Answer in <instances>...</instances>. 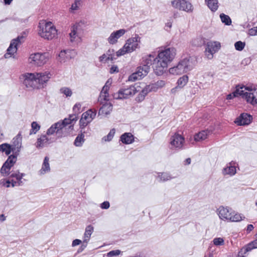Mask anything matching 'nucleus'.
Segmentation results:
<instances>
[{"label": "nucleus", "instance_id": "2f4dec72", "mask_svg": "<svg viewBox=\"0 0 257 257\" xmlns=\"http://www.w3.org/2000/svg\"><path fill=\"white\" fill-rule=\"evenodd\" d=\"M254 248H257V239L253 240L244 247H242L240 253L242 254L243 252L244 253L245 252H248Z\"/></svg>", "mask_w": 257, "mask_h": 257}, {"label": "nucleus", "instance_id": "13d9d810", "mask_svg": "<svg viewBox=\"0 0 257 257\" xmlns=\"http://www.w3.org/2000/svg\"><path fill=\"white\" fill-rule=\"evenodd\" d=\"M68 56H69V60L73 58L76 55V52L74 50H67Z\"/></svg>", "mask_w": 257, "mask_h": 257}, {"label": "nucleus", "instance_id": "39448f33", "mask_svg": "<svg viewBox=\"0 0 257 257\" xmlns=\"http://www.w3.org/2000/svg\"><path fill=\"white\" fill-rule=\"evenodd\" d=\"M48 60V53L36 52L29 55L27 62L31 67H40L46 64Z\"/></svg>", "mask_w": 257, "mask_h": 257}, {"label": "nucleus", "instance_id": "e433bc0d", "mask_svg": "<svg viewBox=\"0 0 257 257\" xmlns=\"http://www.w3.org/2000/svg\"><path fill=\"white\" fill-rule=\"evenodd\" d=\"M188 81V77L185 75L181 77L177 81V86L176 89L178 88H182L187 83Z\"/></svg>", "mask_w": 257, "mask_h": 257}, {"label": "nucleus", "instance_id": "2eb2a0df", "mask_svg": "<svg viewBox=\"0 0 257 257\" xmlns=\"http://www.w3.org/2000/svg\"><path fill=\"white\" fill-rule=\"evenodd\" d=\"M141 42V37L137 34L135 35V37L129 38L126 41L125 45L126 46L128 50L130 53L135 51L136 49L139 48V44Z\"/></svg>", "mask_w": 257, "mask_h": 257}, {"label": "nucleus", "instance_id": "e2e57ef3", "mask_svg": "<svg viewBox=\"0 0 257 257\" xmlns=\"http://www.w3.org/2000/svg\"><path fill=\"white\" fill-rule=\"evenodd\" d=\"M248 34L250 36H256L257 35V28L254 27L249 30Z\"/></svg>", "mask_w": 257, "mask_h": 257}, {"label": "nucleus", "instance_id": "de8ad7c7", "mask_svg": "<svg viewBox=\"0 0 257 257\" xmlns=\"http://www.w3.org/2000/svg\"><path fill=\"white\" fill-rule=\"evenodd\" d=\"M32 129L30 131V135L35 134L40 128V126L35 121H34L31 124Z\"/></svg>", "mask_w": 257, "mask_h": 257}, {"label": "nucleus", "instance_id": "a211bd4d", "mask_svg": "<svg viewBox=\"0 0 257 257\" xmlns=\"http://www.w3.org/2000/svg\"><path fill=\"white\" fill-rule=\"evenodd\" d=\"M124 29H120L113 32L108 38L107 41L110 44H115L117 42L118 39L122 36L126 32Z\"/></svg>", "mask_w": 257, "mask_h": 257}, {"label": "nucleus", "instance_id": "49530a36", "mask_svg": "<svg viewBox=\"0 0 257 257\" xmlns=\"http://www.w3.org/2000/svg\"><path fill=\"white\" fill-rule=\"evenodd\" d=\"M155 91H157L159 88L163 87L165 85V82L163 80H159L154 83H152Z\"/></svg>", "mask_w": 257, "mask_h": 257}, {"label": "nucleus", "instance_id": "dca6fc26", "mask_svg": "<svg viewBox=\"0 0 257 257\" xmlns=\"http://www.w3.org/2000/svg\"><path fill=\"white\" fill-rule=\"evenodd\" d=\"M48 22L46 20H41L39 22L38 26V34L39 35L45 39H48Z\"/></svg>", "mask_w": 257, "mask_h": 257}, {"label": "nucleus", "instance_id": "bb28decb", "mask_svg": "<svg viewBox=\"0 0 257 257\" xmlns=\"http://www.w3.org/2000/svg\"><path fill=\"white\" fill-rule=\"evenodd\" d=\"M120 141L125 144H130L134 141V136L130 133H125L120 137Z\"/></svg>", "mask_w": 257, "mask_h": 257}, {"label": "nucleus", "instance_id": "c85d7f7f", "mask_svg": "<svg viewBox=\"0 0 257 257\" xmlns=\"http://www.w3.org/2000/svg\"><path fill=\"white\" fill-rule=\"evenodd\" d=\"M80 134H79L76 138L74 144L76 147H81L84 142V134L86 132L83 129H80Z\"/></svg>", "mask_w": 257, "mask_h": 257}, {"label": "nucleus", "instance_id": "ddd939ff", "mask_svg": "<svg viewBox=\"0 0 257 257\" xmlns=\"http://www.w3.org/2000/svg\"><path fill=\"white\" fill-rule=\"evenodd\" d=\"M184 141V138L181 135L175 134L170 139L171 149L177 150L183 149Z\"/></svg>", "mask_w": 257, "mask_h": 257}, {"label": "nucleus", "instance_id": "a18cd8bd", "mask_svg": "<svg viewBox=\"0 0 257 257\" xmlns=\"http://www.w3.org/2000/svg\"><path fill=\"white\" fill-rule=\"evenodd\" d=\"M105 54L107 55V57L106 58V59L107 60H110V61H112L116 59L113 49L108 50Z\"/></svg>", "mask_w": 257, "mask_h": 257}, {"label": "nucleus", "instance_id": "1a4fd4ad", "mask_svg": "<svg viewBox=\"0 0 257 257\" xmlns=\"http://www.w3.org/2000/svg\"><path fill=\"white\" fill-rule=\"evenodd\" d=\"M172 5L175 9L188 13L193 11L192 5L186 0H174L172 2Z\"/></svg>", "mask_w": 257, "mask_h": 257}, {"label": "nucleus", "instance_id": "aec40b11", "mask_svg": "<svg viewBox=\"0 0 257 257\" xmlns=\"http://www.w3.org/2000/svg\"><path fill=\"white\" fill-rule=\"evenodd\" d=\"M232 211L229 208L220 206L217 209L218 215L221 220H228Z\"/></svg>", "mask_w": 257, "mask_h": 257}, {"label": "nucleus", "instance_id": "58836bf2", "mask_svg": "<svg viewBox=\"0 0 257 257\" xmlns=\"http://www.w3.org/2000/svg\"><path fill=\"white\" fill-rule=\"evenodd\" d=\"M24 174L23 173H20L19 171H16L15 172L13 173L10 176V178L11 179L13 178H15L16 180L15 181L17 183V186L20 185V184L22 183L21 179L24 176Z\"/></svg>", "mask_w": 257, "mask_h": 257}, {"label": "nucleus", "instance_id": "c756f323", "mask_svg": "<svg viewBox=\"0 0 257 257\" xmlns=\"http://www.w3.org/2000/svg\"><path fill=\"white\" fill-rule=\"evenodd\" d=\"M89 114L86 112L82 113L81 118L79 120V125L80 129H84L87 125L91 121L89 120L88 117Z\"/></svg>", "mask_w": 257, "mask_h": 257}, {"label": "nucleus", "instance_id": "6e6552de", "mask_svg": "<svg viewBox=\"0 0 257 257\" xmlns=\"http://www.w3.org/2000/svg\"><path fill=\"white\" fill-rule=\"evenodd\" d=\"M140 86L136 84L135 85H131L126 88H120L118 92L114 93L113 97L115 99H127L129 96L135 95L140 90L138 88Z\"/></svg>", "mask_w": 257, "mask_h": 257}, {"label": "nucleus", "instance_id": "4be33fe9", "mask_svg": "<svg viewBox=\"0 0 257 257\" xmlns=\"http://www.w3.org/2000/svg\"><path fill=\"white\" fill-rule=\"evenodd\" d=\"M234 162L233 161L230 162L226 167L223 169L222 173L224 176L228 175L232 176L236 173L235 167L234 166Z\"/></svg>", "mask_w": 257, "mask_h": 257}, {"label": "nucleus", "instance_id": "6e6d98bb", "mask_svg": "<svg viewBox=\"0 0 257 257\" xmlns=\"http://www.w3.org/2000/svg\"><path fill=\"white\" fill-rule=\"evenodd\" d=\"M80 6V5L77 4V3L74 2L71 5V7L70 9V12L71 13H74L75 11L78 10L79 9Z\"/></svg>", "mask_w": 257, "mask_h": 257}, {"label": "nucleus", "instance_id": "a19ab883", "mask_svg": "<svg viewBox=\"0 0 257 257\" xmlns=\"http://www.w3.org/2000/svg\"><path fill=\"white\" fill-rule=\"evenodd\" d=\"M52 23L49 22V39L56 38L57 36V30L54 26H51Z\"/></svg>", "mask_w": 257, "mask_h": 257}, {"label": "nucleus", "instance_id": "393cba45", "mask_svg": "<svg viewBox=\"0 0 257 257\" xmlns=\"http://www.w3.org/2000/svg\"><path fill=\"white\" fill-rule=\"evenodd\" d=\"M77 119V114H72L69 115L68 118H65L62 121H60V123L62 124V126L63 128H67V125L71 124L74 122H75Z\"/></svg>", "mask_w": 257, "mask_h": 257}, {"label": "nucleus", "instance_id": "603ef678", "mask_svg": "<svg viewBox=\"0 0 257 257\" xmlns=\"http://www.w3.org/2000/svg\"><path fill=\"white\" fill-rule=\"evenodd\" d=\"M146 95H147L146 94V93L144 92L142 90H141V92L138 94V95L136 98V101H137L138 102H141L143 101L144 100L145 96Z\"/></svg>", "mask_w": 257, "mask_h": 257}, {"label": "nucleus", "instance_id": "0eeeda50", "mask_svg": "<svg viewBox=\"0 0 257 257\" xmlns=\"http://www.w3.org/2000/svg\"><path fill=\"white\" fill-rule=\"evenodd\" d=\"M62 125L60 121L52 124L49 127V135H55L58 138L64 137L68 135L69 133L68 131L73 130V125H69L68 128H63Z\"/></svg>", "mask_w": 257, "mask_h": 257}, {"label": "nucleus", "instance_id": "c03bdc74", "mask_svg": "<svg viewBox=\"0 0 257 257\" xmlns=\"http://www.w3.org/2000/svg\"><path fill=\"white\" fill-rule=\"evenodd\" d=\"M130 53L128 50V49L126 45H124L123 47L120 49L118 51L116 52L115 57L116 58L121 56L124 55L126 53Z\"/></svg>", "mask_w": 257, "mask_h": 257}, {"label": "nucleus", "instance_id": "5701e85b", "mask_svg": "<svg viewBox=\"0 0 257 257\" xmlns=\"http://www.w3.org/2000/svg\"><path fill=\"white\" fill-rule=\"evenodd\" d=\"M112 108V104L110 102H105L104 104L102 103V106L99 110L98 114L108 115L111 112Z\"/></svg>", "mask_w": 257, "mask_h": 257}, {"label": "nucleus", "instance_id": "f3484780", "mask_svg": "<svg viewBox=\"0 0 257 257\" xmlns=\"http://www.w3.org/2000/svg\"><path fill=\"white\" fill-rule=\"evenodd\" d=\"M11 146H12L13 149L14 155H13L17 157L22 147V137L20 134L13 139Z\"/></svg>", "mask_w": 257, "mask_h": 257}, {"label": "nucleus", "instance_id": "412c9836", "mask_svg": "<svg viewBox=\"0 0 257 257\" xmlns=\"http://www.w3.org/2000/svg\"><path fill=\"white\" fill-rule=\"evenodd\" d=\"M252 119L250 115L247 113H242L235 120V122L238 125L249 124Z\"/></svg>", "mask_w": 257, "mask_h": 257}, {"label": "nucleus", "instance_id": "f8f14e48", "mask_svg": "<svg viewBox=\"0 0 257 257\" xmlns=\"http://www.w3.org/2000/svg\"><path fill=\"white\" fill-rule=\"evenodd\" d=\"M17 161L16 156L11 155L3 165L1 169V173L3 176L9 175L11 168L14 166Z\"/></svg>", "mask_w": 257, "mask_h": 257}, {"label": "nucleus", "instance_id": "7ed1b4c3", "mask_svg": "<svg viewBox=\"0 0 257 257\" xmlns=\"http://www.w3.org/2000/svg\"><path fill=\"white\" fill-rule=\"evenodd\" d=\"M156 57L151 54L143 57L142 66L138 67L137 71L128 77V80L133 82L144 77L149 73L150 66L152 65L154 69V64L156 62Z\"/></svg>", "mask_w": 257, "mask_h": 257}, {"label": "nucleus", "instance_id": "f03ea898", "mask_svg": "<svg viewBox=\"0 0 257 257\" xmlns=\"http://www.w3.org/2000/svg\"><path fill=\"white\" fill-rule=\"evenodd\" d=\"M238 96H241L247 103L252 105L257 104V89L253 86L237 85L235 90L227 95L226 99L230 100Z\"/></svg>", "mask_w": 257, "mask_h": 257}, {"label": "nucleus", "instance_id": "7c9ffc66", "mask_svg": "<svg viewBox=\"0 0 257 257\" xmlns=\"http://www.w3.org/2000/svg\"><path fill=\"white\" fill-rule=\"evenodd\" d=\"M94 228L91 225L86 226L83 236V242L88 243L90 239V236L93 232Z\"/></svg>", "mask_w": 257, "mask_h": 257}, {"label": "nucleus", "instance_id": "6ab92c4d", "mask_svg": "<svg viewBox=\"0 0 257 257\" xmlns=\"http://www.w3.org/2000/svg\"><path fill=\"white\" fill-rule=\"evenodd\" d=\"M110 85V83H109V81H107L105 83L104 86L102 87V89L101 90V91L100 92L99 98H98V101L101 103L102 104L103 100L104 101H108L109 99V94L108 93V91L109 89V86Z\"/></svg>", "mask_w": 257, "mask_h": 257}, {"label": "nucleus", "instance_id": "cd10ccee", "mask_svg": "<svg viewBox=\"0 0 257 257\" xmlns=\"http://www.w3.org/2000/svg\"><path fill=\"white\" fill-rule=\"evenodd\" d=\"M245 218V216L235 211H232L231 215L229 217L228 221L230 222H239L243 220Z\"/></svg>", "mask_w": 257, "mask_h": 257}, {"label": "nucleus", "instance_id": "9b49d317", "mask_svg": "<svg viewBox=\"0 0 257 257\" xmlns=\"http://www.w3.org/2000/svg\"><path fill=\"white\" fill-rule=\"evenodd\" d=\"M220 43L218 42H208L207 44L205 53L208 59L213 58V54L217 52L220 48Z\"/></svg>", "mask_w": 257, "mask_h": 257}, {"label": "nucleus", "instance_id": "20e7f679", "mask_svg": "<svg viewBox=\"0 0 257 257\" xmlns=\"http://www.w3.org/2000/svg\"><path fill=\"white\" fill-rule=\"evenodd\" d=\"M194 66L193 58L188 56L180 60L176 66L170 68L169 72L173 75H180L191 70Z\"/></svg>", "mask_w": 257, "mask_h": 257}, {"label": "nucleus", "instance_id": "8fccbe9b", "mask_svg": "<svg viewBox=\"0 0 257 257\" xmlns=\"http://www.w3.org/2000/svg\"><path fill=\"white\" fill-rule=\"evenodd\" d=\"M245 45V44L244 42H242L241 41H239L235 43L234 46L236 50L240 51L244 49Z\"/></svg>", "mask_w": 257, "mask_h": 257}, {"label": "nucleus", "instance_id": "37998d69", "mask_svg": "<svg viewBox=\"0 0 257 257\" xmlns=\"http://www.w3.org/2000/svg\"><path fill=\"white\" fill-rule=\"evenodd\" d=\"M78 24H76L73 26L72 28L71 32L69 34V36L70 37V41L71 42H73L75 41V39L76 38L77 35V27Z\"/></svg>", "mask_w": 257, "mask_h": 257}, {"label": "nucleus", "instance_id": "0e129e2a", "mask_svg": "<svg viewBox=\"0 0 257 257\" xmlns=\"http://www.w3.org/2000/svg\"><path fill=\"white\" fill-rule=\"evenodd\" d=\"M110 206V204L109 202L108 201H104L103 203H102L100 205V207L102 209H108Z\"/></svg>", "mask_w": 257, "mask_h": 257}, {"label": "nucleus", "instance_id": "4c0bfd02", "mask_svg": "<svg viewBox=\"0 0 257 257\" xmlns=\"http://www.w3.org/2000/svg\"><path fill=\"white\" fill-rule=\"evenodd\" d=\"M157 178L159 179L160 182L167 181L173 178L169 173L167 172L158 173Z\"/></svg>", "mask_w": 257, "mask_h": 257}, {"label": "nucleus", "instance_id": "680f3d73", "mask_svg": "<svg viewBox=\"0 0 257 257\" xmlns=\"http://www.w3.org/2000/svg\"><path fill=\"white\" fill-rule=\"evenodd\" d=\"M107 57V56L106 54H103L102 56L99 57V61L101 62L108 63L110 60L106 59Z\"/></svg>", "mask_w": 257, "mask_h": 257}, {"label": "nucleus", "instance_id": "473e14b6", "mask_svg": "<svg viewBox=\"0 0 257 257\" xmlns=\"http://www.w3.org/2000/svg\"><path fill=\"white\" fill-rule=\"evenodd\" d=\"M0 152L5 153L6 155H9L12 152H13V149L11 145L4 143L0 145Z\"/></svg>", "mask_w": 257, "mask_h": 257}, {"label": "nucleus", "instance_id": "5fc2aeb1", "mask_svg": "<svg viewBox=\"0 0 257 257\" xmlns=\"http://www.w3.org/2000/svg\"><path fill=\"white\" fill-rule=\"evenodd\" d=\"M120 250L118 249L111 250L107 253L106 256L108 257L117 256L120 253Z\"/></svg>", "mask_w": 257, "mask_h": 257}, {"label": "nucleus", "instance_id": "052dcab7", "mask_svg": "<svg viewBox=\"0 0 257 257\" xmlns=\"http://www.w3.org/2000/svg\"><path fill=\"white\" fill-rule=\"evenodd\" d=\"M81 104L80 103H76L73 106V109L75 111V113L78 115V113H79L80 109L81 108Z\"/></svg>", "mask_w": 257, "mask_h": 257}, {"label": "nucleus", "instance_id": "69168bd1", "mask_svg": "<svg viewBox=\"0 0 257 257\" xmlns=\"http://www.w3.org/2000/svg\"><path fill=\"white\" fill-rule=\"evenodd\" d=\"M194 45L197 46H201L202 44H204V41L202 42V40L200 38H197L194 40Z\"/></svg>", "mask_w": 257, "mask_h": 257}, {"label": "nucleus", "instance_id": "ea45409f", "mask_svg": "<svg viewBox=\"0 0 257 257\" xmlns=\"http://www.w3.org/2000/svg\"><path fill=\"white\" fill-rule=\"evenodd\" d=\"M48 171V162L47 160V157L44 159V162L42 164L41 169L38 172V174L40 176L44 175Z\"/></svg>", "mask_w": 257, "mask_h": 257}, {"label": "nucleus", "instance_id": "4d7b16f0", "mask_svg": "<svg viewBox=\"0 0 257 257\" xmlns=\"http://www.w3.org/2000/svg\"><path fill=\"white\" fill-rule=\"evenodd\" d=\"M85 112L87 113L88 114H89L88 117H89V120H91V121H92V119H93L94 118V117H95L96 114V111H92L91 109H89V110H87V111H86Z\"/></svg>", "mask_w": 257, "mask_h": 257}, {"label": "nucleus", "instance_id": "3c124183", "mask_svg": "<svg viewBox=\"0 0 257 257\" xmlns=\"http://www.w3.org/2000/svg\"><path fill=\"white\" fill-rule=\"evenodd\" d=\"M60 92L67 97L71 96L72 94L71 90L68 87H63L60 89Z\"/></svg>", "mask_w": 257, "mask_h": 257}, {"label": "nucleus", "instance_id": "338daca9", "mask_svg": "<svg viewBox=\"0 0 257 257\" xmlns=\"http://www.w3.org/2000/svg\"><path fill=\"white\" fill-rule=\"evenodd\" d=\"M81 243V240L78 239H75L72 241V246H75L76 245L80 244Z\"/></svg>", "mask_w": 257, "mask_h": 257}, {"label": "nucleus", "instance_id": "9d476101", "mask_svg": "<svg viewBox=\"0 0 257 257\" xmlns=\"http://www.w3.org/2000/svg\"><path fill=\"white\" fill-rule=\"evenodd\" d=\"M35 74L39 89L46 87L48 82V71L47 70H43L35 72Z\"/></svg>", "mask_w": 257, "mask_h": 257}, {"label": "nucleus", "instance_id": "864d4df0", "mask_svg": "<svg viewBox=\"0 0 257 257\" xmlns=\"http://www.w3.org/2000/svg\"><path fill=\"white\" fill-rule=\"evenodd\" d=\"M142 90L145 92L146 95H147L150 92L155 91V90H154V88L152 84L146 85Z\"/></svg>", "mask_w": 257, "mask_h": 257}, {"label": "nucleus", "instance_id": "774afa93", "mask_svg": "<svg viewBox=\"0 0 257 257\" xmlns=\"http://www.w3.org/2000/svg\"><path fill=\"white\" fill-rule=\"evenodd\" d=\"M118 72V67L116 66H112L110 69V73H113L114 72Z\"/></svg>", "mask_w": 257, "mask_h": 257}, {"label": "nucleus", "instance_id": "09e8293b", "mask_svg": "<svg viewBox=\"0 0 257 257\" xmlns=\"http://www.w3.org/2000/svg\"><path fill=\"white\" fill-rule=\"evenodd\" d=\"M114 134L115 130L114 128L111 129L108 134L103 138V140H104V141H110L112 139Z\"/></svg>", "mask_w": 257, "mask_h": 257}, {"label": "nucleus", "instance_id": "79ce46f5", "mask_svg": "<svg viewBox=\"0 0 257 257\" xmlns=\"http://www.w3.org/2000/svg\"><path fill=\"white\" fill-rule=\"evenodd\" d=\"M220 18L221 22L225 25L229 26L231 24V20L228 15L222 13L220 15Z\"/></svg>", "mask_w": 257, "mask_h": 257}, {"label": "nucleus", "instance_id": "f704fd0d", "mask_svg": "<svg viewBox=\"0 0 257 257\" xmlns=\"http://www.w3.org/2000/svg\"><path fill=\"white\" fill-rule=\"evenodd\" d=\"M57 60L61 63L69 60V56H68L67 51L65 50H62L58 55Z\"/></svg>", "mask_w": 257, "mask_h": 257}, {"label": "nucleus", "instance_id": "c9c22d12", "mask_svg": "<svg viewBox=\"0 0 257 257\" xmlns=\"http://www.w3.org/2000/svg\"><path fill=\"white\" fill-rule=\"evenodd\" d=\"M207 6L212 12H215L218 8V0H205Z\"/></svg>", "mask_w": 257, "mask_h": 257}, {"label": "nucleus", "instance_id": "423d86ee", "mask_svg": "<svg viewBox=\"0 0 257 257\" xmlns=\"http://www.w3.org/2000/svg\"><path fill=\"white\" fill-rule=\"evenodd\" d=\"M20 79L25 87L29 90L39 89L35 72H26L20 76Z\"/></svg>", "mask_w": 257, "mask_h": 257}, {"label": "nucleus", "instance_id": "bf43d9fd", "mask_svg": "<svg viewBox=\"0 0 257 257\" xmlns=\"http://www.w3.org/2000/svg\"><path fill=\"white\" fill-rule=\"evenodd\" d=\"M224 240L221 238H215L213 239V243L216 245H220L223 243Z\"/></svg>", "mask_w": 257, "mask_h": 257}, {"label": "nucleus", "instance_id": "f257e3e1", "mask_svg": "<svg viewBox=\"0 0 257 257\" xmlns=\"http://www.w3.org/2000/svg\"><path fill=\"white\" fill-rule=\"evenodd\" d=\"M176 49L173 47L161 50L156 57V62L154 64V71L157 75H161L166 71L168 65L174 58Z\"/></svg>", "mask_w": 257, "mask_h": 257}, {"label": "nucleus", "instance_id": "a878e982", "mask_svg": "<svg viewBox=\"0 0 257 257\" xmlns=\"http://www.w3.org/2000/svg\"><path fill=\"white\" fill-rule=\"evenodd\" d=\"M47 134L48 132H47L46 134L41 136L40 138L38 139L36 143V147L37 148H42L43 147L47 146L48 141Z\"/></svg>", "mask_w": 257, "mask_h": 257}, {"label": "nucleus", "instance_id": "72a5a7b5", "mask_svg": "<svg viewBox=\"0 0 257 257\" xmlns=\"http://www.w3.org/2000/svg\"><path fill=\"white\" fill-rule=\"evenodd\" d=\"M209 133L208 130H204L199 132L194 136L195 141H200L206 139Z\"/></svg>", "mask_w": 257, "mask_h": 257}, {"label": "nucleus", "instance_id": "b1692460", "mask_svg": "<svg viewBox=\"0 0 257 257\" xmlns=\"http://www.w3.org/2000/svg\"><path fill=\"white\" fill-rule=\"evenodd\" d=\"M17 186V183L13 179L9 178V179H2L0 180V187L9 188L10 187H14Z\"/></svg>", "mask_w": 257, "mask_h": 257}, {"label": "nucleus", "instance_id": "4468645a", "mask_svg": "<svg viewBox=\"0 0 257 257\" xmlns=\"http://www.w3.org/2000/svg\"><path fill=\"white\" fill-rule=\"evenodd\" d=\"M20 44V40L19 37L16 39L13 40L7 49V52L5 54V58H15V55L18 50L17 47Z\"/></svg>", "mask_w": 257, "mask_h": 257}]
</instances>
